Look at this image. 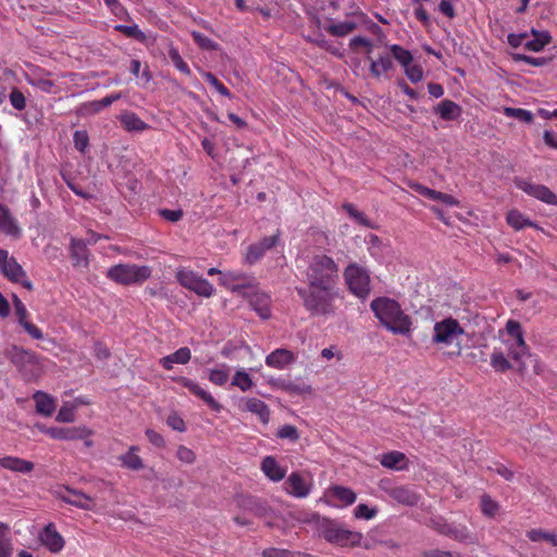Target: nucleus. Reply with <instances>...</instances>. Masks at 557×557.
Here are the masks:
<instances>
[{
  "mask_svg": "<svg viewBox=\"0 0 557 557\" xmlns=\"http://www.w3.org/2000/svg\"><path fill=\"white\" fill-rule=\"evenodd\" d=\"M232 385L239 387L243 392H246L253 386V382L246 371L239 370L236 371Z\"/></svg>",
  "mask_w": 557,
  "mask_h": 557,
  "instance_id": "43",
  "label": "nucleus"
},
{
  "mask_svg": "<svg viewBox=\"0 0 557 557\" xmlns=\"http://www.w3.org/2000/svg\"><path fill=\"white\" fill-rule=\"evenodd\" d=\"M527 536L532 542L547 541L549 543H553L556 534L544 531L542 529H532L528 531Z\"/></svg>",
  "mask_w": 557,
  "mask_h": 557,
  "instance_id": "49",
  "label": "nucleus"
},
{
  "mask_svg": "<svg viewBox=\"0 0 557 557\" xmlns=\"http://www.w3.org/2000/svg\"><path fill=\"white\" fill-rule=\"evenodd\" d=\"M209 380L213 384L222 386L228 380V370H224V369L211 370V372L209 374Z\"/></svg>",
  "mask_w": 557,
  "mask_h": 557,
  "instance_id": "56",
  "label": "nucleus"
},
{
  "mask_svg": "<svg viewBox=\"0 0 557 557\" xmlns=\"http://www.w3.org/2000/svg\"><path fill=\"white\" fill-rule=\"evenodd\" d=\"M406 459V456L399 451H391L384 454L381 459V463L383 467L388 469H401L399 466Z\"/></svg>",
  "mask_w": 557,
  "mask_h": 557,
  "instance_id": "37",
  "label": "nucleus"
},
{
  "mask_svg": "<svg viewBox=\"0 0 557 557\" xmlns=\"http://www.w3.org/2000/svg\"><path fill=\"white\" fill-rule=\"evenodd\" d=\"M70 250L71 257L74 260V265H88V250L83 240L72 239Z\"/></svg>",
  "mask_w": 557,
  "mask_h": 557,
  "instance_id": "29",
  "label": "nucleus"
},
{
  "mask_svg": "<svg viewBox=\"0 0 557 557\" xmlns=\"http://www.w3.org/2000/svg\"><path fill=\"white\" fill-rule=\"evenodd\" d=\"M370 307L374 315L388 331L401 335L410 332L411 320L409 315L404 313L397 301L379 297L372 300Z\"/></svg>",
  "mask_w": 557,
  "mask_h": 557,
  "instance_id": "1",
  "label": "nucleus"
},
{
  "mask_svg": "<svg viewBox=\"0 0 557 557\" xmlns=\"http://www.w3.org/2000/svg\"><path fill=\"white\" fill-rule=\"evenodd\" d=\"M191 36H193L195 42H197L200 48L206 49V50H216L218 45L213 40H211L210 38L205 36L203 34H201L199 32H193Z\"/></svg>",
  "mask_w": 557,
  "mask_h": 557,
  "instance_id": "55",
  "label": "nucleus"
},
{
  "mask_svg": "<svg viewBox=\"0 0 557 557\" xmlns=\"http://www.w3.org/2000/svg\"><path fill=\"white\" fill-rule=\"evenodd\" d=\"M499 506L488 495H483L481 497V509L482 512L487 517H493L497 512Z\"/></svg>",
  "mask_w": 557,
  "mask_h": 557,
  "instance_id": "50",
  "label": "nucleus"
},
{
  "mask_svg": "<svg viewBox=\"0 0 557 557\" xmlns=\"http://www.w3.org/2000/svg\"><path fill=\"white\" fill-rule=\"evenodd\" d=\"M434 111L440 114V116L444 121H454L457 120L461 115V107L448 99L441 101L435 108Z\"/></svg>",
  "mask_w": 557,
  "mask_h": 557,
  "instance_id": "22",
  "label": "nucleus"
},
{
  "mask_svg": "<svg viewBox=\"0 0 557 557\" xmlns=\"http://www.w3.org/2000/svg\"><path fill=\"white\" fill-rule=\"evenodd\" d=\"M552 40V37L548 32H543L540 34V37H534L532 40H528L524 44V48L530 51H541L546 45H548Z\"/></svg>",
  "mask_w": 557,
  "mask_h": 557,
  "instance_id": "42",
  "label": "nucleus"
},
{
  "mask_svg": "<svg viewBox=\"0 0 557 557\" xmlns=\"http://www.w3.org/2000/svg\"><path fill=\"white\" fill-rule=\"evenodd\" d=\"M151 275V269L148 265H137L131 263H120L111 267L107 276L121 285L141 284Z\"/></svg>",
  "mask_w": 557,
  "mask_h": 557,
  "instance_id": "6",
  "label": "nucleus"
},
{
  "mask_svg": "<svg viewBox=\"0 0 557 557\" xmlns=\"http://www.w3.org/2000/svg\"><path fill=\"white\" fill-rule=\"evenodd\" d=\"M262 557H295V555L287 549L271 547L262 552Z\"/></svg>",
  "mask_w": 557,
  "mask_h": 557,
  "instance_id": "64",
  "label": "nucleus"
},
{
  "mask_svg": "<svg viewBox=\"0 0 557 557\" xmlns=\"http://www.w3.org/2000/svg\"><path fill=\"white\" fill-rule=\"evenodd\" d=\"M34 399L36 401V410L38 413L46 417H50L53 413L55 404L51 396L38 391L34 394Z\"/></svg>",
  "mask_w": 557,
  "mask_h": 557,
  "instance_id": "27",
  "label": "nucleus"
},
{
  "mask_svg": "<svg viewBox=\"0 0 557 557\" xmlns=\"http://www.w3.org/2000/svg\"><path fill=\"white\" fill-rule=\"evenodd\" d=\"M75 148L84 153L89 145V137L86 131H76L73 135Z\"/></svg>",
  "mask_w": 557,
  "mask_h": 557,
  "instance_id": "51",
  "label": "nucleus"
},
{
  "mask_svg": "<svg viewBox=\"0 0 557 557\" xmlns=\"http://www.w3.org/2000/svg\"><path fill=\"white\" fill-rule=\"evenodd\" d=\"M176 382L181 383L184 387H186L191 394L203 400L213 411L220 412L222 406L208 393L206 392L198 383L189 380L185 376H178L175 379Z\"/></svg>",
  "mask_w": 557,
  "mask_h": 557,
  "instance_id": "15",
  "label": "nucleus"
},
{
  "mask_svg": "<svg viewBox=\"0 0 557 557\" xmlns=\"http://www.w3.org/2000/svg\"><path fill=\"white\" fill-rule=\"evenodd\" d=\"M332 494L335 498H337L338 500H341L343 504L345 505H351L355 503L356 500V493L348 488V487H344V486H334L332 487Z\"/></svg>",
  "mask_w": 557,
  "mask_h": 557,
  "instance_id": "40",
  "label": "nucleus"
},
{
  "mask_svg": "<svg viewBox=\"0 0 557 557\" xmlns=\"http://www.w3.org/2000/svg\"><path fill=\"white\" fill-rule=\"evenodd\" d=\"M432 528L440 534L448 536L457 542L466 544H476L478 540L469 529L463 524L448 523L444 519L432 520Z\"/></svg>",
  "mask_w": 557,
  "mask_h": 557,
  "instance_id": "8",
  "label": "nucleus"
},
{
  "mask_svg": "<svg viewBox=\"0 0 557 557\" xmlns=\"http://www.w3.org/2000/svg\"><path fill=\"white\" fill-rule=\"evenodd\" d=\"M298 295L304 300L305 308L313 315H330L335 312L334 300L336 294L333 287L297 288Z\"/></svg>",
  "mask_w": 557,
  "mask_h": 557,
  "instance_id": "3",
  "label": "nucleus"
},
{
  "mask_svg": "<svg viewBox=\"0 0 557 557\" xmlns=\"http://www.w3.org/2000/svg\"><path fill=\"white\" fill-rule=\"evenodd\" d=\"M0 271L10 281L21 283L26 289L32 290L33 284L27 280L22 265L9 252L0 248Z\"/></svg>",
  "mask_w": 557,
  "mask_h": 557,
  "instance_id": "9",
  "label": "nucleus"
},
{
  "mask_svg": "<svg viewBox=\"0 0 557 557\" xmlns=\"http://www.w3.org/2000/svg\"><path fill=\"white\" fill-rule=\"evenodd\" d=\"M421 557H463L459 553L450 552V550H441V549H430L425 550L421 554Z\"/></svg>",
  "mask_w": 557,
  "mask_h": 557,
  "instance_id": "62",
  "label": "nucleus"
},
{
  "mask_svg": "<svg viewBox=\"0 0 557 557\" xmlns=\"http://www.w3.org/2000/svg\"><path fill=\"white\" fill-rule=\"evenodd\" d=\"M0 230L8 235L18 236L21 233L8 207L0 205Z\"/></svg>",
  "mask_w": 557,
  "mask_h": 557,
  "instance_id": "26",
  "label": "nucleus"
},
{
  "mask_svg": "<svg viewBox=\"0 0 557 557\" xmlns=\"http://www.w3.org/2000/svg\"><path fill=\"white\" fill-rule=\"evenodd\" d=\"M271 384L282 391H285L289 394L301 395V394H310L312 392V387L307 384H295L293 382H288L282 379L272 381Z\"/></svg>",
  "mask_w": 557,
  "mask_h": 557,
  "instance_id": "33",
  "label": "nucleus"
},
{
  "mask_svg": "<svg viewBox=\"0 0 557 557\" xmlns=\"http://www.w3.org/2000/svg\"><path fill=\"white\" fill-rule=\"evenodd\" d=\"M276 436L282 440H289L290 442H297L299 440V432L296 426L285 424L277 430Z\"/></svg>",
  "mask_w": 557,
  "mask_h": 557,
  "instance_id": "48",
  "label": "nucleus"
},
{
  "mask_svg": "<svg viewBox=\"0 0 557 557\" xmlns=\"http://www.w3.org/2000/svg\"><path fill=\"white\" fill-rule=\"evenodd\" d=\"M10 102L12 107L18 111H22L26 107V98L18 88H13L10 94Z\"/></svg>",
  "mask_w": 557,
  "mask_h": 557,
  "instance_id": "54",
  "label": "nucleus"
},
{
  "mask_svg": "<svg viewBox=\"0 0 557 557\" xmlns=\"http://www.w3.org/2000/svg\"><path fill=\"white\" fill-rule=\"evenodd\" d=\"M76 406L70 403H65L57 414V421L62 423H70L75 420Z\"/></svg>",
  "mask_w": 557,
  "mask_h": 557,
  "instance_id": "46",
  "label": "nucleus"
},
{
  "mask_svg": "<svg viewBox=\"0 0 557 557\" xmlns=\"http://www.w3.org/2000/svg\"><path fill=\"white\" fill-rule=\"evenodd\" d=\"M191 358V352L188 347H182L175 352L168 355L160 359V364L166 370H171L174 363L186 364Z\"/></svg>",
  "mask_w": 557,
  "mask_h": 557,
  "instance_id": "24",
  "label": "nucleus"
},
{
  "mask_svg": "<svg viewBox=\"0 0 557 557\" xmlns=\"http://www.w3.org/2000/svg\"><path fill=\"white\" fill-rule=\"evenodd\" d=\"M206 81L211 84L222 96L230 97V90L210 72L203 74Z\"/></svg>",
  "mask_w": 557,
  "mask_h": 557,
  "instance_id": "58",
  "label": "nucleus"
},
{
  "mask_svg": "<svg viewBox=\"0 0 557 557\" xmlns=\"http://www.w3.org/2000/svg\"><path fill=\"white\" fill-rule=\"evenodd\" d=\"M357 24L351 21L339 22L337 24H332L326 27V30L333 36H345L352 30H355Z\"/></svg>",
  "mask_w": 557,
  "mask_h": 557,
  "instance_id": "41",
  "label": "nucleus"
},
{
  "mask_svg": "<svg viewBox=\"0 0 557 557\" xmlns=\"http://www.w3.org/2000/svg\"><path fill=\"white\" fill-rule=\"evenodd\" d=\"M504 113L508 117H515L525 123H531L533 121V114L531 111L521 109V108H504Z\"/></svg>",
  "mask_w": 557,
  "mask_h": 557,
  "instance_id": "44",
  "label": "nucleus"
},
{
  "mask_svg": "<svg viewBox=\"0 0 557 557\" xmlns=\"http://www.w3.org/2000/svg\"><path fill=\"white\" fill-rule=\"evenodd\" d=\"M242 506L258 517L265 516L268 512V507L259 499L253 497H248L244 499Z\"/></svg>",
  "mask_w": 557,
  "mask_h": 557,
  "instance_id": "39",
  "label": "nucleus"
},
{
  "mask_svg": "<svg viewBox=\"0 0 557 557\" xmlns=\"http://www.w3.org/2000/svg\"><path fill=\"white\" fill-rule=\"evenodd\" d=\"M285 485L287 493L297 498L307 497L311 491L310 484L299 472H292L285 481Z\"/></svg>",
  "mask_w": 557,
  "mask_h": 557,
  "instance_id": "17",
  "label": "nucleus"
},
{
  "mask_svg": "<svg viewBox=\"0 0 557 557\" xmlns=\"http://www.w3.org/2000/svg\"><path fill=\"white\" fill-rule=\"evenodd\" d=\"M245 409L256 414L263 424L270 421V409L268 405L258 398H246Z\"/></svg>",
  "mask_w": 557,
  "mask_h": 557,
  "instance_id": "23",
  "label": "nucleus"
},
{
  "mask_svg": "<svg viewBox=\"0 0 557 557\" xmlns=\"http://www.w3.org/2000/svg\"><path fill=\"white\" fill-rule=\"evenodd\" d=\"M169 57L172 61V63L175 65V67L182 72L183 74H186V75H190V70L188 67V65L186 64V62H184V60L182 59L181 54L178 53V51L176 49H171L169 51Z\"/></svg>",
  "mask_w": 557,
  "mask_h": 557,
  "instance_id": "52",
  "label": "nucleus"
},
{
  "mask_svg": "<svg viewBox=\"0 0 557 557\" xmlns=\"http://www.w3.org/2000/svg\"><path fill=\"white\" fill-rule=\"evenodd\" d=\"M463 334L459 322L453 318L444 319L434 325L433 342L436 344L450 345Z\"/></svg>",
  "mask_w": 557,
  "mask_h": 557,
  "instance_id": "11",
  "label": "nucleus"
},
{
  "mask_svg": "<svg viewBox=\"0 0 557 557\" xmlns=\"http://www.w3.org/2000/svg\"><path fill=\"white\" fill-rule=\"evenodd\" d=\"M249 304L262 319L270 317V297L267 294L255 293L250 295Z\"/></svg>",
  "mask_w": 557,
  "mask_h": 557,
  "instance_id": "28",
  "label": "nucleus"
},
{
  "mask_svg": "<svg viewBox=\"0 0 557 557\" xmlns=\"http://www.w3.org/2000/svg\"><path fill=\"white\" fill-rule=\"evenodd\" d=\"M310 522L314 523L320 536L326 542L339 546H360L362 534L345 529L341 523L318 513L311 516Z\"/></svg>",
  "mask_w": 557,
  "mask_h": 557,
  "instance_id": "2",
  "label": "nucleus"
},
{
  "mask_svg": "<svg viewBox=\"0 0 557 557\" xmlns=\"http://www.w3.org/2000/svg\"><path fill=\"white\" fill-rule=\"evenodd\" d=\"M5 357L18 369L25 381L37 380L42 373L41 359L32 350L13 345Z\"/></svg>",
  "mask_w": 557,
  "mask_h": 557,
  "instance_id": "5",
  "label": "nucleus"
},
{
  "mask_svg": "<svg viewBox=\"0 0 557 557\" xmlns=\"http://www.w3.org/2000/svg\"><path fill=\"white\" fill-rule=\"evenodd\" d=\"M120 122L128 132H143L149 127L147 123L133 112L121 114Z\"/></svg>",
  "mask_w": 557,
  "mask_h": 557,
  "instance_id": "31",
  "label": "nucleus"
},
{
  "mask_svg": "<svg viewBox=\"0 0 557 557\" xmlns=\"http://www.w3.org/2000/svg\"><path fill=\"white\" fill-rule=\"evenodd\" d=\"M0 466L4 469L21 473H29L35 467L32 461L12 456L0 458Z\"/></svg>",
  "mask_w": 557,
  "mask_h": 557,
  "instance_id": "21",
  "label": "nucleus"
},
{
  "mask_svg": "<svg viewBox=\"0 0 557 557\" xmlns=\"http://www.w3.org/2000/svg\"><path fill=\"white\" fill-rule=\"evenodd\" d=\"M388 495L399 504L414 506L419 502V496L409 487L395 486L388 490Z\"/></svg>",
  "mask_w": 557,
  "mask_h": 557,
  "instance_id": "20",
  "label": "nucleus"
},
{
  "mask_svg": "<svg viewBox=\"0 0 557 557\" xmlns=\"http://www.w3.org/2000/svg\"><path fill=\"white\" fill-rule=\"evenodd\" d=\"M159 213L164 220L170 221V222L180 221L184 214L182 209H177V210L161 209L159 211Z\"/></svg>",
  "mask_w": 557,
  "mask_h": 557,
  "instance_id": "61",
  "label": "nucleus"
},
{
  "mask_svg": "<svg viewBox=\"0 0 557 557\" xmlns=\"http://www.w3.org/2000/svg\"><path fill=\"white\" fill-rule=\"evenodd\" d=\"M513 60L517 62H525L533 66H543L548 63L549 59L547 58H534L527 54L516 53L512 55Z\"/></svg>",
  "mask_w": 557,
  "mask_h": 557,
  "instance_id": "53",
  "label": "nucleus"
},
{
  "mask_svg": "<svg viewBox=\"0 0 557 557\" xmlns=\"http://www.w3.org/2000/svg\"><path fill=\"white\" fill-rule=\"evenodd\" d=\"M114 29L128 38H133L139 42H145L147 36L141 32L137 25H123L119 24L114 26Z\"/></svg>",
  "mask_w": 557,
  "mask_h": 557,
  "instance_id": "36",
  "label": "nucleus"
},
{
  "mask_svg": "<svg viewBox=\"0 0 557 557\" xmlns=\"http://www.w3.org/2000/svg\"><path fill=\"white\" fill-rule=\"evenodd\" d=\"M295 361L294 354L290 350L280 348L272 351L265 358V363L269 367L276 369H284L286 366Z\"/></svg>",
  "mask_w": 557,
  "mask_h": 557,
  "instance_id": "19",
  "label": "nucleus"
},
{
  "mask_svg": "<svg viewBox=\"0 0 557 557\" xmlns=\"http://www.w3.org/2000/svg\"><path fill=\"white\" fill-rule=\"evenodd\" d=\"M392 55L395 58L397 62L400 63L401 66H407L412 63L413 57L410 51L406 50L399 45H392L389 47Z\"/></svg>",
  "mask_w": 557,
  "mask_h": 557,
  "instance_id": "38",
  "label": "nucleus"
},
{
  "mask_svg": "<svg viewBox=\"0 0 557 557\" xmlns=\"http://www.w3.org/2000/svg\"><path fill=\"white\" fill-rule=\"evenodd\" d=\"M344 278L348 289L358 298L366 299L370 295V275L366 268L350 263L344 271Z\"/></svg>",
  "mask_w": 557,
  "mask_h": 557,
  "instance_id": "7",
  "label": "nucleus"
},
{
  "mask_svg": "<svg viewBox=\"0 0 557 557\" xmlns=\"http://www.w3.org/2000/svg\"><path fill=\"white\" fill-rule=\"evenodd\" d=\"M517 186L528 195L546 202L548 205H557L556 195L546 186L532 184L523 180L517 181Z\"/></svg>",
  "mask_w": 557,
  "mask_h": 557,
  "instance_id": "14",
  "label": "nucleus"
},
{
  "mask_svg": "<svg viewBox=\"0 0 557 557\" xmlns=\"http://www.w3.org/2000/svg\"><path fill=\"white\" fill-rule=\"evenodd\" d=\"M42 432L50 435L54 440L76 441L86 438L91 434L85 426H70V428H46Z\"/></svg>",
  "mask_w": 557,
  "mask_h": 557,
  "instance_id": "13",
  "label": "nucleus"
},
{
  "mask_svg": "<svg viewBox=\"0 0 557 557\" xmlns=\"http://www.w3.org/2000/svg\"><path fill=\"white\" fill-rule=\"evenodd\" d=\"M405 73L412 83H418L423 78V70L418 64H409L405 66Z\"/></svg>",
  "mask_w": 557,
  "mask_h": 557,
  "instance_id": "57",
  "label": "nucleus"
},
{
  "mask_svg": "<svg viewBox=\"0 0 557 557\" xmlns=\"http://www.w3.org/2000/svg\"><path fill=\"white\" fill-rule=\"evenodd\" d=\"M376 513L374 508H370L366 504H360L355 509V516L362 519H372Z\"/></svg>",
  "mask_w": 557,
  "mask_h": 557,
  "instance_id": "59",
  "label": "nucleus"
},
{
  "mask_svg": "<svg viewBox=\"0 0 557 557\" xmlns=\"http://www.w3.org/2000/svg\"><path fill=\"white\" fill-rule=\"evenodd\" d=\"M137 450V446H131L126 454L121 455L119 457V460L121 461L123 467L134 471L144 468L143 459L136 454Z\"/></svg>",
  "mask_w": 557,
  "mask_h": 557,
  "instance_id": "32",
  "label": "nucleus"
},
{
  "mask_svg": "<svg viewBox=\"0 0 557 557\" xmlns=\"http://www.w3.org/2000/svg\"><path fill=\"white\" fill-rule=\"evenodd\" d=\"M507 223L515 230H521L524 226L532 224L528 219H524V216L517 210H512L507 214Z\"/></svg>",
  "mask_w": 557,
  "mask_h": 557,
  "instance_id": "47",
  "label": "nucleus"
},
{
  "mask_svg": "<svg viewBox=\"0 0 557 557\" xmlns=\"http://www.w3.org/2000/svg\"><path fill=\"white\" fill-rule=\"evenodd\" d=\"M368 60L370 61V73L375 78H380L383 73L388 72L393 67V62L388 54L380 55L376 60L368 55Z\"/></svg>",
  "mask_w": 557,
  "mask_h": 557,
  "instance_id": "30",
  "label": "nucleus"
},
{
  "mask_svg": "<svg viewBox=\"0 0 557 557\" xmlns=\"http://www.w3.org/2000/svg\"><path fill=\"white\" fill-rule=\"evenodd\" d=\"M177 458L186 463H193L196 459L194 451L185 446H180L176 453Z\"/></svg>",
  "mask_w": 557,
  "mask_h": 557,
  "instance_id": "63",
  "label": "nucleus"
},
{
  "mask_svg": "<svg viewBox=\"0 0 557 557\" xmlns=\"http://www.w3.org/2000/svg\"><path fill=\"white\" fill-rule=\"evenodd\" d=\"M13 552L9 527L0 522V557H11Z\"/></svg>",
  "mask_w": 557,
  "mask_h": 557,
  "instance_id": "35",
  "label": "nucleus"
},
{
  "mask_svg": "<svg viewBox=\"0 0 557 557\" xmlns=\"http://www.w3.org/2000/svg\"><path fill=\"white\" fill-rule=\"evenodd\" d=\"M39 540L51 553L60 552L64 546V540L55 530L52 523L44 528L39 534Z\"/></svg>",
  "mask_w": 557,
  "mask_h": 557,
  "instance_id": "18",
  "label": "nucleus"
},
{
  "mask_svg": "<svg viewBox=\"0 0 557 557\" xmlns=\"http://www.w3.org/2000/svg\"><path fill=\"white\" fill-rule=\"evenodd\" d=\"M261 469L264 474L274 482L281 481L286 474V471L271 456H267L262 460Z\"/></svg>",
  "mask_w": 557,
  "mask_h": 557,
  "instance_id": "25",
  "label": "nucleus"
},
{
  "mask_svg": "<svg viewBox=\"0 0 557 557\" xmlns=\"http://www.w3.org/2000/svg\"><path fill=\"white\" fill-rule=\"evenodd\" d=\"M338 278V267L326 255H314L307 270V280L311 287H333Z\"/></svg>",
  "mask_w": 557,
  "mask_h": 557,
  "instance_id": "4",
  "label": "nucleus"
},
{
  "mask_svg": "<svg viewBox=\"0 0 557 557\" xmlns=\"http://www.w3.org/2000/svg\"><path fill=\"white\" fill-rule=\"evenodd\" d=\"M176 278L182 286L193 290L199 296L210 297L213 294V286L206 278L189 270H181Z\"/></svg>",
  "mask_w": 557,
  "mask_h": 557,
  "instance_id": "10",
  "label": "nucleus"
},
{
  "mask_svg": "<svg viewBox=\"0 0 557 557\" xmlns=\"http://www.w3.org/2000/svg\"><path fill=\"white\" fill-rule=\"evenodd\" d=\"M280 236H281V232L276 231L275 234L264 237L260 242L248 246L247 252L245 256V261L248 264H253L257 261H259L268 250H270L274 246H276V244L278 243Z\"/></svg>",
  "mask_w": 557,
  "mask_h": 557,
  "instance_id": "12",
  "label": "nucleus"
},
{
  "mask_svg": "<svg viewBox=\"0 0 557 557\" xmlns=\"http://www.w3.org/2000/svg\"><path fill=\"white\" fill-rule=\"evenodd\" d=\"M59 495L63 502L77 508L84 510H92L95 507L91 497L86 495L82 491L65 487L64 492H61Z\"/></svg>",
  "mask_w": 557,
  "mask_h": 557,
  "instance_id": "16",
  "label": "nucleus"
},
{
  "mask_svg": "<svg viewBox=\"0 0 557 557\" xmlns=\"http://www.w3.org/2000/svg\"><path fill=\"white\" fill-rule=\"evenodd\" d=\"M102 106H101V102L100 100H94V101H90V102H86L84 103L81 108H79V112L82 114H95V113H98L102 110Z\"/></svg>",
  "mask_w": 557,
  "mask_h": 557,
  "instance_id": "60",
  "label": "nucleus"
},
{
  "mask_svg": "<svg viewBox=\"0 0 557 557\" xmlns=\"http://www.w3.org/2000/svg\"><path fill=\"white\" fill-rule=\"evenodd\" d=\"M491 364L498 372H506L511 369L508 359L500 351H494L491 356Z\"/></svg>",
  "mask_w": 557,
  "mask_h": 557,
  "instance_id": "45",
  "label": "nucleus"
},
{
  "mask_svg": "<svg viewBox=\"0 0 557 557\" xmlns=\"http://www.w3.org/2000/svg\"><path fill=\"white\" fill-rule=\"evenodd\" d=\"M416 190L420 195H422L429 199L438 200V201H442L449 206L457 205V200L451 195L444 194V193H441V191H437L434 189H430V188L419 185V184L416 185Z\"/></svg>",
  "mask_w": 557,
  "mask_h": 557,
  "instance_id": "34",
  "label": "nucleus"
}]
</instances>
